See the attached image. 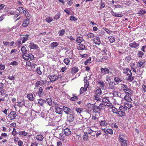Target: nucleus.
<instances>
[{
	"label": "nucleus",
	"instance_id": "11",
	"mask_svg": "<svg viewBox=\"0 0 146 146\" xmlns=\"http://www.w3.org/2000/svg\"><path fill=\"white\" fill-rule=\"evenodd\" d=\"M23 37L22 38V43H23L28 40V38L30 36V35L27 34L25 35H23Z\"/></svg>",
	"mask_w": 146,
	"mask_h": 146
},
{
	"label": "nucleus",
	"instance_id": "5",
	"mask_svg": "<svg viewBox=\"0 0 146 146\" xmlns=\"http://www.w3.org/2000/svg\"><path fill=\"white\" fill-rule=\"evenodd\" d=\"M17 116L16 113L14 111H12L8 115V118L10 120H13L15 119Z\"/></svg>",
	"mask_w": 146,
	"mask_h": 146
},
{
	"label": "nucleus",
	"instance_id": "33",
	"mask_svg": "<svg viewBox=\"0 0 146 146\" xmlns=\"http://www.w3.org/2000/svg\"><path fill=\"white\" fill-rule=\"evenodd\" d=\"M87 36L88 38L92 39L94 38L95 36L94 34L90 33L87 34Z\"/></svg>",
	"mask_w": 146,
	"mask_h": 146
},
{
	"label": "nucleus",
	"instance_id": "46",
	"mask_svg": "<svg viewBox=\"0 0 146 146\" xmlns=\"http://www.w3.org/2000/svg\"><path fill=\"white\" fill-rule=\"evenodd\" d=\"M65 30L63 29L58 32V34L60 36H62L65 33Z\"/></svg>",
	"mask_w": 146,
	"mask_h": 146
},
{
	"label": "nucleus",
	"instance_id": "2",
	"mask_svg": "<svg viewBox=\"0 0 146 146\" xmlns=\"http://www.w3.org/2000/svg\"><path fill=\"white\" fill-rule=\"evenodd\" d=\"M49 76L50 82H53L60 79V80H61L62 78L61 75H60L59 74L57 76L55 74L51 76L49 75Z\"/></svg>",
	"mask_w": 146,
	"mask_h": 146
},
{
	"label": "nucleus",
	"instance_id": "36",
	"mask_svg": "<svg viewBox=\"0 0 146 146\" xmlns=\"http://www.w3.org/2000/svg\"><path fill=\"white\" fill-rule=\"evenodd\" d=\"M114 80L117 83H120L122 81V79L118 77H115Z\"/></svg>",
	"mask_w": 146,
	"mask_h": 146
},
{
	"label": "nucleus",
	"instance_id": "63",
	"mask_svg": "<svg viewBox=\"0 0 146 146\" xmlns=\"http://www.w3.org/2000/svg\"><path fill=\"white\" fill-rule=\"evenodd\" d=\"M73 97L71 98L70 99L72 101L76 100L78 99V98L75 95H73Z\"/></svg>",
	"mask_w": 146,
	"mask_h": 146
},
{
	"label": "nucleus",
	"instance_id": "55",
	"mask_svg": "<svg viewBox=\"0 0 146 146\" xmlns=\"http://www.w3.org/2000/svg\"><path fill=\"white\" fill-rule=\"evenodd\" d=\"M7 136V134L5 133H2L0 136V140L2 139L3 137H6Z\"/></svg>",
	"mask_w": 146,
	"mask_h": 146
},
{
	"label": "nucleus",
	"instance_id": "59",
	"mask_svg": "<svg viewBox=\"0 0 146 146\" xmlns=\"http://www.w3.org/2000/svg\"><path fill=\"white\" fill-rule=\"evenodd\" d=\"M100 96H97L96 95H95L94 96V100H96L97 101L101 100V99L100 97H99Z\"/></svg>",
	"mask_w": 146,
	"mask_h": 146
},
{
	"label": "nucleus",
	"instance_id": "19",
	"mask_svg": "<svg viewBox=\"0 0 146 146\" xmlns=\"http://www.w3.org/2000/svg\"><path fill=\"white\" fill-rule=\"evenodd\" d=\"M139 44L136 43L134 41L133 43H131L129 44V46L131 48H136L138 47L139 46Z\"/></svg>",
	"mask_w": 146,
	"mask_h": 146
},
{
	"label": "nucleus",
	"instance_id": "34",
	"mask_svg": "<svg viewBox=\"0 0 146 146\" xmlns=\"http://www.w3.org/2000/svg\"><path fill=\"white\" fill-rule=\"evenodd\" d=\"M36 138L37 140L40 141H42L44 138L43 136L41 135H37L36 136Z\"/></svg>",
	"mask_w": 146,
	"mask_h": 146
},
{
	"label": "nucleus",
	"instance_id": "56",
	"mask_svg": "<svg viewBox=\"0 0 146 146\" xmlns=\"http://www.w3.org/2000/svg\"><path fill=\"white\" fill-rule=\"evenodd\" d=\"M83 110V108H76L75 109V111L79 113H81Z\"/></svg>",
	"mask_w": 146,
	"mask_h": 146
},
{
	"label": "nucleus",
	"instance_id": "32",
	"mask_svg": "<svg viewBox=\"0 0 146 146\" xmlns=\"http://www.w3.org/2000/svg\"><path fill=\"white\" fill-rule=\"evenodd\" d=\"M120 86L121 90L124 92L128 87L127 85H125L124 84H121Z\"/></svg>",
	"mask_w": 146,
	"mask_h": 146
},
{
	"label": "nucleus",
	"instance_id": "53",
	"mask_svg": "<svg viewBox=\"0 0 146 146\" xmlns=\"http://www.w3.org/2000/svg\"><path fill=\"white\" fill-rule=\"evenodd\" d=\"M112 111L115 114H117L118 110L117 109H116L115 107H113L112 106L111 107Z\"/></svg>",
	"mask_w": 146,
	"mask_h": 146
},
{
	"label": "nucleus",
	"instance_id": "12",
	"mask_svg": "<svg viewBox=\"0 0 146 146\" xmlns=\"http://www.w3.org/2000/svg\"><path fill=\"white\" fill-rule=\"evenodd\" d=\"M79 71V69L78 67L75 66L73 67L71 72V73L72 74H75Z\"/></svg>",
	"mask_w": 146,
	"mask_h": 146
},
{
	"label": "nucleus",
	"instance_id": "61",
	"mask_svg": "<svg viewBox=\"0 0 146 146\" xmlns=\"http://www.w3.org/2000/svg\"><path fill=\"white\" fill-rule=\"evenodd\" d=\"M87 90H86L85 88L83 87H82L80 88V94H82L84 92V91H86Z\"/></svg>",
	"mask_w": 146,
	"mask_h": 146
},
{
	"label": "nucleus",
	"instance_id": "43",
	"mask_svg": "<svg viewBox=\"0 0 146 146\" xmlns=\"http://www.w3.org/2000/svg\"><path fill=\"white\" fill-rule=\"evenodd\" d=\"M21 50L23 53L24 54H26L27 52V50L26 49L25 47L24 46H23L22 47Z\"/></svg>",
	"mask_w": 146,
	"mask_h": 146
},
{
	"label": "nucleus",
	"instance_id": "29",
	"mask_svg": "<svg viewBox=\"0 0 146 146\" xmlns=\"http://www.w3.org/2000/svg\"><path fill=\"white\" fill-rule=\"evenodd\" d=\"M96 95L97 96H100L102 94V90L101 88H98L96 90L95 92Z\"/></svg>",
	"mask_w": 146,
	"mask_h": 146
},
{
	"label": "nucleus",
	"instance_id": "49",
	"mask_svg": "<svg viewBox=\"0 0 146 146\" xmlns=\"http://www.w3.org/2000/svg\"><path fill=\"white\" fill-rule=\"evenodd\" d=\"M74 117L72 115H70L67 118L68 120L70 122H72L74 121Z\"/></svg>",
	"mask_w": 146,
	"mask_h": 146
},
{
	"label": "nucleus",
	"instance_id": "51",
	"mask_svg": "<svg viewBox=\"0 0 146 146\" xmlns=\"http://www.w3.org/2000/svg\"><path fill=\"white\" fill-rule=\"evenodd\" d=\"M146 13V11L145 9H141L138 12V14L141 15H143Z\"/></svg>",
	"mask_w": 146,
	"mask_h": 146
},
{
	"label": "nucleus",
	"instance_id": "24",
	"mask_svg": "<svg viewBox=\"0 0 146 146\" xmlns=\"http://www.w3.org/2000/svg\"><path fill=\"white\" fill-rule=\"evenodd\" d=\"M100 125L101 126L106 127L108 125V123L105 120H101L99 121Z\"/></svg>",
	"mask_w": 146,
	"mask_h": 146
},
{
	"label": "nucleus",
	"instance_id": "4",
	"mask_svg": "<svg viewBox=\"0 0 146 146\" xmlns=\"http://www.w3.org/2000/svg\"><path fill=\"white\" fill-rule=\"evenodd\" d=\"M100 75L102 76L108 74L109 72V70L107 68H101L100 69Z\"/></svg>",
	"mask_w": 146,
	"mask_h": 146
},
{
	"label": "nucleus",
	"instance_id": "64",
	"mask_svg": "<svg viewBox=\"0 0 146 146\" xmlns=\"http://www.w3.org/2000/svg\"><path fill=\"white\" fill-rule=\"evenodd\" d=\"M36 72L39 75L42 74V72L40 70V67H37L36 69Z\"/></svg>",
	"mask_w": 146,
	"mask_h": 146
},
{
	"label": "nucleus",
	"instance_id": "16",
	"mask_svg": "<svg viewBox=\"0 0 146 146\" xmlns=\"http://www.w3.org/2000/svg\"><path fill=\"white\" fill-rule=\"evenodd\" d=\"M131 95L126 94L124 97V99L128 102H131L132 100L131 98Z\"/></svg>",
	"mask_w": 146,
	"mask_h": 146
},
{
	"label": "nucleus",
	"instance_id": "39",
	"mask_svg": "<svg viewBox=\"0 0 146 146\" xmlns=\"http://www.w3.org/2000/svg\"><path fill=\"white\" fill-rule=\"evenodd\" d=\"M45 101V102H47L49 106H51L52 104V100L51 98L47 99Z\"/></svg>",
	"mask_w": 146,
	"mask_h": 146
},
{
	"label": "nucleus",
	"instance_id": "27",
	"mask_svg": "<svg viewBox=\"0 0 146 146\" xmlns=\"http://www.w3.org/2000/svg\"><path fill=\"white\" fill-rule=\"evenodd\" d=\"M126 94L132 95L133 93V91L131 89L128 87L126 90L124 92Z\"/></svg>",
	"mask_w": 146,
	"mask_h": 146
},
{
	"label": "nucleus",
	"instance_id": "40",
	"mask_svg": "<svg viewBox=\"0 0 146 146\" xmlns=\"http://www.w3.org/2000/svg\"><path fill=\"white\" fill-rule=\"evenodd\" d=\"M19 135H22L24 136H26L28 134L27 132H25V131H19Z\"/></svg>",
	"mask_w": 146,
	"mask_h": 146
},
{
	"label": "nucleus",
	"instance_id": "23",
	"mask_svg": "<svg viewBox=\"0 0 146 146\" xmlns=\"http://www.w3.org/2000/svg\"><path fill=\"white\" fill-rule=\"evenodd\" d=\"M0 93H1L0 94V95L5 96L4 97H5V98L8 96V94H7L6 90L5 89H3L2 90H1L0 91Z\"/></svg>",
	"mask_w": 146,
	"mask_h": 146
},
{
	"label": "nucleus",
	"instance_id": "41",
	"mask_svg": "<svg viewBox=\"0 0 146 146\" xmlns=\"http://www.w3.org/2000/svg\"><path fill=\"white\" fill-rule=\"evenodd\" d=\"M63 62L66 65H68L69 64L70 61L68 58H67L64 59Z\"/></svg>",
	"mask_w": 146,
	"mask_h": 146
},
{
	"label": "nucleus",
	"instance_id": "8",
	"mask_svg": "<svg viewBox=\"0 0 146 146\" xmlns=\"http://www.w3.org/2000/svg\"><path fill=\"white\" fill-rule=\"evenodd\" d=\"M93 41L95 44L98 45H99L101 43L100 38L98 36H96L93 38Z\"/></svg>",
	"mask_w": 146,
	"mask_h": 146
},
{
	"label": "nucleus",
	"instance_id": "37",
	"mask_svg": "<svg viewBox=\"0 0 146 146\" xmlns=\"http://www.w3.org/2000/svg\"><path fill=\"white\" fill-rule=\"evenodd\" d=\"M132 76L129 75L128 76L126 77V79L129 82H132L134 79V76Z\"/></svg>",
	"mask_w": 146,
	"mask_h": 146
},
{
	"label": "nucleus",
	"instance_id": "58",
	"mask_svg": "<svg viewBox=\"0 0 146 146\" xmlns=\"http://www.w3.org/2000/svg\"><path fill=\"white\" fill-rule=\"evenodd\" d=\"M46 21L48 23H50V22L52 21L53 19L52 17H48L46 18Z\"/></svg>",
	"mask_w": 146,
	"mask_h": 146
},
{
	"label": "nucleus",
	"instance_id": "15",
	"mask_svg": "<svg viewBox=\"0 0 146 146\" xmlns=\"http://www.w3.org/2000/svg\"><path fill=\"white\" fill-rule=\"evenodd\" d=\"M54 110L58 114H61L62 112V109L61 108L60 106L55 107Z\"/></svg>",
	"mask_w": 146,
	"mask_h": 146
},
{
	"label": "nucleus",
	"instance_id": "38",
	"mask_svg": "<svg viewBox=\"0 0 146 146\" xmlns=\"http://www.w3.org/2000/svg\"><path fill=\"white\" fill-rule=\"evenodd\" d=\"M86 132L85 133L88 134H90L91 132L92 131L91 127H87L86 128Z\"/></svg>",
	"mask_w": 146,
	"mask_h": 146
},
{
	"label": "nucleus",
	"instance_id": "26",
	"mask_svg": "<svg viewBox=\"0 0 146 146\" xmlns=\"http://www.w3.org/2000/svg\"><path fill=\"white\" fill-rule=\"evenodd\" d=\"M58 44L57 42H54L50 44V46L52 49H53L55 47L58 46Z\"/></svg>",
	"mask_w": 146,
	"mask_h": 146
},
{
	"label": "nucleus",
	"instance_id": "54",
	"mask_svg": "<svg viewBox=\"0 0 146 146\" xmlns=\"http://www.w3.org/2000/svg\"><path fill=\"white\" fill-rule=\"evenodd\" d=\"M45 102L44 100L42 99H39L38 101L39 104L40 105V106H42L43 104Z\"/></svg>",
	"mask_w": 146,
	"mask_h": 146
},
{
	"label": "nucleus",
	"instance_id": "7",
	"mask_svg": "<svg viewBox=\"0 0 146 146\" xmlns=\"http://www.w3.org/2000/svg\"><path fill=\"white\" fill-rule=\"evenodd\" d=\"M123 73L126 75L132 76V73L131 70L129 68H124L123 70Z\"/></svg>",
	"mask_w": 146,
	"mask_h": 146
},
{
	"label": "nucleus",
	"instance_id": "60",
	"mask_svg": "<svg viewBox=\"0 0 146 146\" xmlns=\"http://www.w3.org/2000/svg\"><path fill=\"white\" fill-rule=\"evenodd\" d=\"M91 58L90 57L88 59H87L84 62V64L85 65H87L89 63L91 62Z\"/></svg>",
	"mask_w": 146,
	"mask_h": 146
},
{
	"label": "nucleus",
	"instance_id": "30",
	"mask_svg": "<svg viewBox=\"0 0 146 146\" xmlns=\"http://www.w3.org/2000/svg\"><path fill=\"white\" fill-rule=\"evenodd\" d=\"M87 78V77H85L84 79V82H85V84L84 85V87L85 88L86 90H87V89L88 88V87L89 84V81H88L87 80L85 81L86 80V79Z\"/></svg>",
	"mask_w": 146,
	"mask_h": 146
},
{
	"label": "nucleus",
	"instance_id": "47",
	"mask_svg": "<svg viewBox=\"0 0 146 146\" xmlns=\"http://www.w3.org/2000/svg\"><path fill=\"white\" fill-rule=\"evenodd\" d=\"M88 134L85 133L83 137L84 140V141H87L88 140Z\"/></svg>",
	"mask_w": 146,
	"mask_h": 146
},
{
	"label": "nucleus",
	"instance_id": "50",
	"mask_svg": "<svg viewBox=\"0 0 146 146\" xmlns=\"http://www.w3.org/2000/svg\"><path fill=\"white\" fill-rule=\"evenodd\" d=\"M17 10L19 11L20 13L21 14H22L23 13H24V11L25 10H24L23 7H19L18 8Z\"/></svg>",
	"mask_w": 146,
	"mask_h": 146
},
{
	"label": "nucleus",
	"instance_id": "45",
	"mask_svg": "<svg viewBox=\"0 0 146 146\" xmlns=\"http://www.w3.org/2000/svg\"><path fill=\"white\" fill-rule=\"evenodd\" d=\"M115 85V83L114 82H111L109 84V87L110 89H113L114 88V86Z\"/></svg>",
	"mask_w": 146,
	"mask_h": 146
},
{
	"label": "nucleus",
	"instance_id": "35",
	"mask_svg": "<svg viewBox=\"0 0 146 146\" xmlns=\"http://www.w3.org/2000/svg\"><path fill=\"white\" fill-rule=\"evenodd\" d=\"M104 131L106 133H109L111 134H113V131L112 129H104Z\"/></svg>",
	"mask_w": 146,
	"mask_h": 146
},
{
	"label": "nucleus",
	"instance_id": "22",
	"mask_svg": "<svg viewBox=\"0 0 146 146\" xmlns=\"http://www.w3.org/2000/svg\"><path fill=\"white\" fill-rule=\"evenodd\" d=\"M111 14L113 16L116 17H121L123 16L122 14H119V13H115L113 10H112L110 12Z\"/></svg>",
	"mask_w": 146,
	"mask_h": 146
},
{
	"label": "nucleus",
	"instance_id": "17",
	"mask_svg": "<svg viewBox=\"0 0 146 146\" xmlns=\"http://www.w3.org/2000/svg\"><path fill=\"white\" fill-rule=\"evenodd\" d=\"M63 110L64 112L67 114H69L70 113L71 109L67 107H66L65 106L63 107Z\"/></svg>",
	"mask_w": 146,
	"mask_h": 146
},
{
	"label": "nucleus",
	"instance_id": "18",
	"mask_svg": "<svg viewBox=\"0 0 146 146\" xmlns=\"http://www.w3.org/2000/svg\"><path fill=\"white\" fill-rule=\"evenodd\" d=\"M44 94L43 87H41L39 88L38 91V95L39 97L42 96Z\"/></svg>",
	"mask_w": 146,
	"mask_h": 146
},
{
	"label": "nucleus",
	"instance_id": "3",
	"mask_svg": "<svg viewBox=\"0 0 146 146\" xmlns=\"http://www.w3.org/2000/svg\"><path fill=\"white\" fill-rule=\"evenodd\" d=\"M126 109L123 107V106H121L119 107L118 111L117 114L119 117H121L125 115V111Z\"/></svg>",
	"mask_w": 146,
	"mask_h": 146
},
{
	"label": "nucleus",
	"instance_id": "1",
	"mask_svg": "<svg viewBox=\"0 0 146 146\" xmlns=\"http://www.w3.org/2000/svg\"><path fill=\"white\" fill-rule=\"evenodd\" d=\"M92 109L94 113H100V112L101 109L104 108L106 105L102 103H101L99 106H97L95 104H92Z\"/></svg>",
	"mask_w": 146,
	"mask_h": 146
},
{
	"label": "nucleus",
	"instance_id": "14",
	"mask_svg": "<svg viewBox=\"0 0 146 146\" xmlns=\"http://www.w3.org/2000/svg\"><path fill=\"white\" fill-rule=\"evenodd\" d=\"M85 46L84 44L82 43L80 44L77 46V48L78 50H82L85 49Z\"/></svg>",
	"mask_w": 146,
	"mask_h": 146
},
{
	"label": "nucleus",
	"instance_id": "31",
	"mask_svg": "<svg viewBox=\"0 0 146 146\" xmlns=\"http://www.w3.org/2000/svg\"><path fill=\"white\" fill-rule=\"evenodd\" d=\"M27 97L31 101H33L35 99V98L33 96V94L32 93L29 94H27Z\"/></svg>",
	"mask_w": 146,
	"mask_h": 146
},
{
	"label": "nucleus",
	"instance_id": "62",
	"mask_svg": "<svg viewBox=\"0 0 146 146\" xmlns=\"http://www.w3.org/2000/svg\"><path fill=\"white\" fill-rule=\"evenodd\" d=\"M24 13L26 17H30V15L27 11L25 10L24 11Z\"/></svg>",
	"mask_w": 146,
	"mask_h": 146
},
{
	"label": "nucleus",
	"instance_id": "20",
	"mask_svg": "<svg viewBox=\"0 0 146 146\" xmlns=\"http://www.w3.org/2000/svg\"><path fill=\"white\" fill-rule=\"evenodd\" d=\"M29 47L31 49H35L38 48V45L33 43H30L29 45Z\"/></svg>",
	"mask_w": 146,
	"mask_h": 146
},
{
	"label": "nucleus",
	"instance_id": "21",
	"mask_svg": "<svg viewBox=\"0 0 146 146\" xmlns=\"http://www.w3.org/2000/svg\"><path fill=\"white\" fill-rule=\"evenodd\" d=\"M29 23V20L28 19H25L23 21L22 24V26L24 27H27Z\"/></svg>",
	"mask_w": 146,
	"mask_h": 146
},
{
	"label": "nucleus",
	"instance_id": "6",
	"mask_svg": "<svg viewBox=\"0 0 146 146\" xmlns=\"http://www.w3.org/2000/svg\"><path fill=\"white\" fill-rule=\"evenodd\" d=\"M111 99V97H108L105 96L103 98L102 101L106 103L107 105L109 106H112V104L111 103H109L110 102V99Z\"/></svg>",
	"mask_w": 146,
	"mask_h": 146
},
{
	"label": "nucleus",
	"instance_id": "57",
	"mask_svg": "<svg viewBox=\"0 0 146 146\" xmlns=\"http://www.w3.org/2000/svg\"><path fill=\"white\" fill-rule=\"evenodd\" d=\"M60 12L57 13L54 16V19L57 20L60 18Z\"/></svg>",
	"mask_w": 146,
	"mask_h": 146
},
{
	"label": "nucleus",
	"instance_id": "44",
	"mask_svg": "<svg viewBox=\"0 0 146 146\" xmlns=\"http://www.w3.org/2000/svg\"><path fill=\"white\" fill-rule=\"evenodd\" d=\"M98 84H100V86L101 88H103L105 86V84L102 80L98 81Z\"/></svg>",
	"mask_w": 146,
	"mask_h": 146
},
{
	"label": "nucleus",
	"instance_id": "48",
	"mask_svg": "<svg viewBox=\"0 0 146 146\" xmlns=\"http://www.w3.org/2000/svg\"><path fill=\"white\" fill-rule=\"evenodd\" d=\"M121 145V146H127V141L125 140L121 141L119 142Z\"/></svg>",
	"mask_w": 146,
	"mask_h": 146
},
{
	"label": "nucleus",
	"instance_id": "13",
	"mask_svg": "<svg viewBox=\"0 0 146 146\" xmlns=\"http://www.w3.org/2000/svg\"><path fill=\"white\" fill-rule=\"evenodd\" d=\"M133 107V106L132 104L125 103L124 104V106H123V107L126 109L125 110L126 111L127 110V109H129Z\"/></svg>",
	"mask_w": 146,
	"mask_h": 146
},
{
	"label": "nucleus",
	"instance_id": "10",
	"mask_svg": "<svg viewBox=\"0 0 146 146\" xmlns=\"http://www.w3.org/2000/svg\"><path fill=\"white\" fill-rule=\"evenodd\" d=\"M64 134L66 136H68L71 134V131L70 129L67 128L64 129Z\"/></svg>",
	"mask_w": 146,
	"mask_h": 146
},
{
	"label": "nucleus",
	"instance_id": "42",
	"mask_svg": "<svg viewBox=\"0 0 146 146\" xmlns=\"http://www.w3.org/2000/svg\"><path fill=\"white\" fill-rule=\"evenodd\" d=\"M108 38L109 39V41L111 43H113L115 41V38L114 36H112L108 37Z\"/></svg>",
	"mask_w": 146,
	"mask_h": 146
},
{
	"label": "nucleus",
	"instance_id": "52",
	"mask_svg": "<svg viewBox=\"0 0 146 146\" xmlns=\"http://www.w3.org/2000/svg\"><path fill=\"white\" fill-rule=\"evenodd\" d=\"M63 135V133H60L58 136V138L60 139V140H62V141H64L65 140V138H64V136L62 137Z\"/></svg>",
	"mask_w": 146,
	"mask_h": 146
},
{
	"label": "nucleus",
	"instance_id": "25",
	"mask_svg": "<svg viewBox=\"0 0 146 146\" xmlns=\"http://www.w3.org/2000/svg\"><path fill=\"white\" fill-rule=\"evenodd\" d=\"M76 41L77 42L80 44L82 43L83 42H85V41L83 38L82 37L80 36L76 38Z\"/></svg>",
	"mask_w": 146,
	"mask_h": 146
},
{
	"label": "nucleus",
	"instance_id": "28",
	"mask_svg": "<svg viewBox=\"0 0 146 146\" xmlns=\"http://www.w3.org/2000/svg\"><path fill=\"white\" fill-rule=\"evenodd\" d=\"M145 60H142L140 62L137 63L136 65L138 67H141L145 62Z\"/></svg>",
	"mask_w": 146,
	"mask_h": 146
},
{
	"label": "nucleus",
	"instance_id": "9",
	"mask_svg": "<svg viewBox=\"0 0 146 146\" xmlns=\"http://www.w3.org/2000/svg\"><path fill=\"white\" fill-rule=\"evenodd\" d=\"M126 137L125 135L123 133H120L119 134L118 141H124L126 140Z\"/></svg>",
	"mask_w": 146,
	"mask_h": 146
}]
</instances>
